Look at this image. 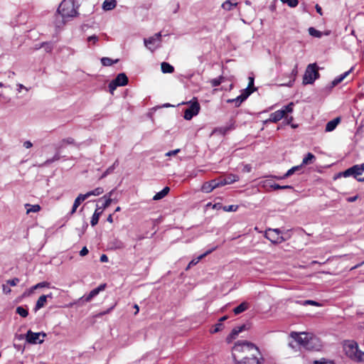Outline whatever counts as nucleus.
I'll return each mask as SVG.
<instances>
[{"instance_id": "6ab92c4d", "label": "nucleus", "mask_w": 364, "mask_h": 364, "mask_svg": "<svg viewBox=\"0 0 364 364\" xmlns=\"http://www.w3.org/2000/svg\"><path fill=\"white\" fill-rule=\"evenodd\" d=\"M116 0H105V1L102 4V9L105 11H111L116 7Z\"/></svg>"}, {"instance_id": "a878e982", "label": "nucleus", "mask_w": 364, "mask_h": 364, "mask_svg": "<svg viewBox=\"0 0 364 364\" xmlns=\"http://www.w3.org/2000/svg\"><path fill=\"white\" fill-rule=\"evenodd\" d=\"M315 159H316V157L313 154L308 153L306 154V156L303 159L302 163L301 165H302V166H303L304 165L311 164L314 163V161L315 160Z\"/></svg>"}, {"instance_id": "f03ea898", "label": "nucleus", "mask_w": 364, "mask_h": 364, "mask_svg": "<svg viewBox=\"0 0 364 364\" xmlns=\"http://www.w3.org/2000/svg\"><path fill=\"white\" fill-rule=\"evenodd\" d=\"M57 12L63 18H71L78 14L74 0H63L59 5Z\"/></svg>"}, {"instance_id": "4be33fe9", "label": "nucleus", "mask_w": 364, "mask_h": 364, "mask_svg": "<svg viewBox=\"0 0 364 364\" xmlns=\"http://www.w3.org/2000/svg\"><path fill=\"white\" fill-rule=\"evenodd\" d=\"M237 2H232V0H226L222 4L221 7L225 11H231L237 6Z\"/></svg>"}, {"instance_id": "5701e85b", "label": "nucleus", "mask_w": 364, "mask_h": 364, "mask_svg": "<svg viewBox=\"0 0 364 364\" xmlns=\"http://www.w3.org/2000/svg\"><path fill=\"white\" fill-rule=\"evenodd\" d=\"M352 69L353 68H351L350 70L345 72L344 73H343L341 75H339L337 77H336L332 81V86H336L338 84L341 83L349 75V73L351 72Z\"/></svg>"}, {"instance_id": "79ce46f5", "label": "nucleus", "mask_w": 364, "mask_h": 364, "mask_svg": "<svg viewBox=\"0 0 364 364\" xmlns=\"http://www.w3.org/2000/svg\"><path fill=\"white\" fill-rule=\"evenodd\" d=\"M223 327H224L223 324L222 323H220V322H218V323H216V324L215 325V326L213 327V328H212V329L210 330V333H218V332H219V331H222V330H223Z\"/></svg>"}, {"instance_id": "9d476101", "label": "nucleus", "mask_w": 364, "mask_h": 364, "mask_svg": "<svg viewBox=\"0 0 364 364\" xmlns=\"http://www.w3.org/2000/svg\"><path fill=\"white\" fill-rule=\"evenodd\" d=\"M200 109V106L197 101L192 102L190 107L184 112V119L191 120L194 116H196L199 113Z\"/></svg>"}, {"instance_id": "473e14b6", "label": "nucleus", "mask_w": 364, "mask_h": 364, "mask_svg": "<svg viewBox=\"0 0 364 364\" xmlns=\"http://www.w3.org/2000/svg\"><path fill=\"white\" fill-rule=\"evenodd\" d=\"M351 359L357 362H364V352L358 348L356 353H355V356L353 355Z\"/></svg>"}, {"instance_id": "c9c22d12", "label": "nucleus", "mask_w": 364, "mask_h": 364, "mask_svg": "<svg viewBox=\"0 0 364 364\" xmlns=\"http://www.w3.org/2000/svg\"><path fill=\"white\" fill-rule=\"evenodd\" d=\"M112 202V199L110 198H107L105 203L102 205V206H99L98 205H96V209H100V211L101 210V213L102 214L103 213V211L105 209H106L107 208H108L111 203Z\"/></svg>"}, {"instance_id": "1a4fd4ad", "label": "nucleus", "mask_w": 364, "mask_h": 364, "mask_svg": "<svg viewBox=\"0 0 364 364\" xmlns=\"http://www.w3.org/2000/svg\"><path fill=\"white\" fill-rule=\"evenodd\" d=\"M265 237L273 243H281L285 240L279 229L267 230L265 232Z\"/></svg>"}, {"instance_id": "bf43d9fd", "label": "nucleus", "mask_w": 364, "mask_h": 364, "mask_svg": "<svg viewBox=\"0 0 364 364\" xmlns=\"http://www.w3.org/2000/svg\"><path fill=\"white\" fill-rule=\"evenodd\" d=\"M307 304H311V305H314V306H320V304L317 302V301H313V300H306L304 301V305H307Z\"/></svg>"}, {"instance_id": "49530a36", "label": "nucleus", "mask_w": 364, "mask_h": 364, "mask_svg": "<svg viewBox=\"0 0 364 364\" xmlns=\"http://www.w3.org/2000/svg\"><path fill=\"white\" fill-rule=\"evenodd\" d=\"M119 164V162L118 161H115L114 163L111 166H109L108 168H107V170L105 171V172L109 175L110 173H112L114 168H116V166H117Z\"/></svg>"}, {"instance_id": "8fccbe9b", "label": "nucleus", "mask_w": 364, "mask_h": 364, "mask_svg": "<svg viewBox=\"0 0 364 364\" xmlns=\"http://www.w3.org/2000/svg\"><path fill=\"white\" fill-rule=\"evenodd\" d=\"M237 205H230L228 206H224L223 210L228 212L236 211L237 210Z\"/></svg>"}, {"instance_id": "37998d69", "label": "nucleus", "mask_w": 364, "mask_h": 364, "mask_svg": "<svg viewBox=\"0 0 364 364\" xmlns=\"http://www.w3.org/2000/svg\"><path fill=\"white\" fill-rule=\"evenodd\" d=\"M223 79H224V77L223 76H220L218 78H214V79L211 80L210 83L213 87H217V86H219L222 83Z\"/></svg>"}, {"instance_id": "e433bc0d", "label": "nucleus", "mask_w": 364, "mask_h": 364, "mask_svg": "<svg viewBox=\"0 0 364 364\" xmlns=\"http://www.w3.org/2000/svg\"><path fill=\"white\" fill-rule=\"evenodd\" d=\"M118 62V59L113 60L109 58L104 57L101 58V63L104 66H110L114 63H116Z\"/></svg>"}, {"instance_id": "2f4dec72", "label": "nucleus", "mask_w": 364, "mask_h": 364, "mask_svg": "<svg viewBox=\"0 0 364 364\" xmlns=\"http://www.w3.org/2000/svg\"><path fill=\"white\" fill-rule=\"evenodd\" d=\"M242 359L244 360L242 363L245 364H261L260 361L254 355L251 358L245 357Z\"/></svg>"}, {"instance_id": "a211bd4d", "label": "nucleus", "mask_w": 364, "mask_h": 364, "mask_svg": "<svg viewBox=\"0 0 364 364\" xmlns=\"http://www.w3.org/2000/svg\"><path fill=\"white\" fill-rule=\"evenodd\" d=\"M217 248V247H214L208 250H207L205 253L200 255V256H198L197 258L196 259H192L190 262H189V266H194L196 265V264H198L199 262V261L200 259H202L203 258H204L205 256H207L208 255L210 254L212 252H213L215 249Z\"/></svg>"}, {"instance_id": "3c124183", "label": "nucleus", "mask_w": 364, "mask_h": 364, "mask_svg": "<svg viewBox=\"0 0 364 364\" xmlns=\"http://www.w3.org/2000/svg\"><path fill=\"white\" fill-rule=\"evenodd\" d=\"M119 86L117 85V83L113 80L109 84V89L112 94H113L114 90L116 89V87Z\"/></svg>"}, {"instance_id": "6e6552de", "label": "nucleus", "mask_w": 364, "mask_h": 364, "mask_svg": "<svg viewBox=\"0 0 364 364\" xmlns=\"http://www.w3.org/2000/svg\"><path fill=\"white\" fill-rule=\"evenodd\" d=\"M25 336L28 343L36 344L42 343L44 341V338L46 336V334L43 332L33 333L29 330Z\"/></svg>"}, {"instance_id": "f8f14e48", "label": "nucleus", "mask_w": 364, "mask_h": 364, "mask_svg": "<svg viewBox=\"0 0 364 364\" xmlns=\"http://www.w3.org/2000/svg\"><path fill=\"white\" fill-rule=\"evenodd\" d=\"M223 186L220 179L211 180L208 182H205L201 188V190L204 193H210L213 189Z\"/></svg>"}, {"instance_id": "864d4df0", "label": "nucleus", "mask_w": 364, "mask_h": 364, "mask_svg": "<svg viewBox=\"0 0 364 364\" xmlns=\"http://www.w3.org/2000/svg\"><path fill=\"white\" fill-rule=\"evenodd\" d=\"M19 282V279L18 278H14L12 279L8 280L7 283L12 287H14L17 285V284Z\"/></svg>"}, {"instance_id": "20e7f679", "label": "nucleus", "mask_w": 364, "mask_h": 364, "mask_svg": "<svg viewBox=\"0 0 364 364\" xmlns=\"http://www.w3.org/2000/svg\"><path fill=\"white\" fill-rule=\"evenodd\" d=\"M343 177L353 176L358 181L364 182V163L355 165L339 173Z\"/></svg>"}, {"instance_id": "aec40b11", "label": "nucleus", "mask_w": 364, "mask_h": 364, "mask_svg": "<svg viewBox=\"0 0 364 364\" xmlns=\"http://www.w3.org/2000/svg\"><path fill=\"white\" fill-rule=\"evenodd\" d=\"M46 296H45V295L41 296L37 300L36 306L34 307L35 312L43 308L46 305Z\"/></svg>"}, {"instance_id": "a19ab883", "label": "nucleus", "mask_w": 364, "mask_h": 364, "mask_svg": "<svg viewBox=\"0 0 364 364\" xmlns=\"http://www.w3.org/2000/svg\"><path fill=\"white\" fill-rule=\"evenodd\" d=\"M16 311L18 315L23 318L26 317L28 314V310L24 309L23 306H18Z\"/></svg>"}, {"instance_id": "6e6d98bb", "label": "nucleus", "mask_w": 364, "mask_h": 364, "mask_svg": "<svg viewBox=\"0 0 364 364\" xmlns=\"http://www.w3.org/2000/svg\"><path fill=\"white\" fill-rule=\"evenodd\" d=\"M180 152V149H177L175 150L169 151L166 154V156H172L176 155L178 153Z\"/></svg>"}, {"instance_id": "4d7b16f0", "label": "nucleus", "mask_w": 364, "mask_h": 364, "mask_svg": "<svg viewBox=\"0 0 364 364\" xmlns=\"http://www.w3.org/2000/svg\"><path fill=\"white\" fill-rule=\"evenodd\" d=\"M93 298L92 297V296L88 294L87 295H84L83 296H82L80 298V300L83 301H85V302H89Z\"/></svg>"}, {"instance_id": "7ed1b4c3", "label": "nucleus", "mask_w": 364, "mask_h": 364, "mask_svg": "<svg viewBox=\"0 0 364 364\" xmlns=\"http://www.w3.org/2000/svg\"><path fill=\"white\" fill-rule=\"evenodd\" d=\"M318 67L316 63H311L307 65L304 77L303 84H313L319 77Z\"/></svg>"}, {"instance_id": "ddd939ff", "label": "nucleus", "mask_w": 364, "mask_h": 364, "mask_svg": "<svg viewBox=\"0 0 364 364\" xmlns=\"http://www.w3.org/2000/svg\"><path fill=\"white\" fill-rule=\"evenodd\" d=\"M252 91L253 90H248V89H245L244 92H242L240 95L235 99L228 100L227 102L228 103H235V107H239L242 102L248 97Z\"/></svg>"}, {"instance_id": "a18cd8bd", "label": "nucleus", "mask_w": 364, "mask_h": 364, "mask_svg": "<svg viewBox=\"0 0 364 364\" xmlns=\"http://www.w3.org/2000/svg\"><path fill=\"white\" fill-rule=\"evenodd\" d=\"M281 1L284 4H287L291 8L296 7L299 4L298 0H281Z\"/></svg>"}, {"instance_id": "dca6fc26", "label": "nucleus", "mask_w": 364, "mask_h": 364, "mask_svg": "<svg viewBox=\"0 0 364 364\" xmlns=\"http://www.w3.org/2000/svg\"><path fill=\"white\" fill-rule=\"evenodd\" d=\"M341 117H338L329 121L326 125L325 131L326 132L333 131L336 128L338 124L341 122Z\"/></svg>"}, {"instance_id": "393cba45", "label": "nucleus", "mask_w": 364, "mask_h": 364, "mask_svg": "<svg viewBox=\"0 0 364 364\" xmlns=\"http://www.w3.org/2000/svg\"><path fill=\"white\" fill-rule=\"evenodd\" d=\"M161 68L164 73H172L174 71V68L166 62H163L161 64Z\"/></svg>"}, {"instance_id": "0eeeda50", "label": "nucleus", "mask_w": 364, "mask_h": 364, "mask_svg": "<svg viewBox=\"0 0 364 364\" xmlns=\"http://www.w3.org/2000/svg\"><path fill=\"white\" fill-rule=\"evenodd\" d=\"M144 46L150 51L154 52L161 46V33L159 32L148 38L144 39Z\"/></svg>"}, {"instance_id": "603ef678", "label": "nucleus", "mask_w": 364, "mask_h": 364, "mask_svg": "<svg viewBox=\"0 0 364 364\" xmlns=\"http://www.w3.org/2000/svg\"><path fill=\"white\" fill-rule=\"evenodd\" d=\"M114 245L116 249H122L124 247V244L120 240L115 241Z\"/></svg>"}, {"instance_id": "13d9d810", "label": "nucleus", "mask_w": 364, "mask_h": 364, "mask_svg": "<svg viewBox=\"0 0 364 364\" xmlns=\"http://www.w3.org/2000/svg\"><path fill=\"white\" fill-rule=\"evenodd\" d=\"M89 198L88 193H86L85 194H80L77 198L79 199V200L82 203L85 200Z\"/></svg>"}, {"instance_id": "cd10ccee", "label": "nucleus", "mask_w": 364, "mask_h": 364, "mask_svg": "<svg viewBox=\"0 0 364 364\" xmlns=\"http://www.w3.org/2000/svg\"><path fill=\"white\" fill-rule=\"evenodd\" d=\"M100 212H101V210L100 211V209H95V211L94 214L92 215L91 220H90V224L92 227L95 226L98 223L99 218H100V215H102V213Z\"/></svg>"}, {"instance_id": "423d86ee", "label": "nucleus", "mask_w": 364, "mask_h": 364, "mask_svg": "<svg viewBox=\"0 0 364 364\" xmlns=\"http://www.w3.org/2000/svg\"><path fill=\"white\" fill-rule=\"evenodd\" d=\"M253 349L257 351L258 350L257 347L252 343L247 341H238L232 348V357L235 360H237V358L239 357L237 355V353L251 350Z\"/></svg>"}, {"instance_id": "c85d7f7f", "label": "nucleus", "mask_w": 364, "mask_h": 364, "mask_svg": "<svg viewBox=\"0 0 364 364\" xmlns=\"http://www.w3.org/2000/svg\"><path fill=\"white\" fill-rule=\"evenodd\" d=\"M248 306L249 305L247 302H242L234 309L233 312L235 314H240L247 310Z\"/></svg>"}, {"instance_id": "de8ad7c7", "label": "nucleus", "mask_w": 364, "mask_h": 364, "mask_svg": "<svg viewBox=\"0 0 364 364\" xmlns=\"http://www.w3.org/2000/svg\"><path fill=\"white\" fill-rule=\"evenodd\" d=\"M74 143H75L74 139H73L71 137H68V138H66V139H64L62 140L60 146H63L64 144H73Z\"/></svg>"}, {"instance_id": "0e129e2a", "label": "nucleus", "mask_w": 364, "mask_h": 364, "mask_svg": "<svg viewBox=\"0 0 364 364\" xmlns=\"http://www.w3.org/2000/svg\"><path fill=\"white\" fill-rule=\"evenodd\" d=\"M2 289L4 294H7L11 292V289L5 284H3Z\"/></svg>"}, {"instance_id": "58836bf2", "label": "nucleus", "mask_w": 364, "mask_h": 364, "mask_svg": "<svg viewBox=\"0 0 364 364\" xmlns=\"http://www.w3.org/2000/svg\"><path fill=\"white\" fill-rule=\"evenodd\" d=\"M308 31H309V33L311 36H314V37H316V38H321L322 36V33L321 31L316 30L314 27H310L308 29Z\"/></svg>"}, {"instance_id": "bb28decb", "label": "nucleus", "mask_w": 364, "mask_h": 364, "mask_svg": "<svg viewBox=\"0 0 364 364\" xmlns=\"http://www.w3.org/2000/svg\"><path fill=\"white\" fill-rule=\"evenodd\" d=\"M67 18H63L61 15L58 13L55 16L54 25L56 28L62 27L65 23Z\"/></svg>"}, {"instance_id": "f3484780", "label": "nucleus", "mask_w": 364, "mask_h": 364, "mask_svg": "<svg viewBox=\"0 0 364 364\" xmlns=\"http://www.w3.org/2000/svg\"><path fill=\"white\" fill-rule=\"evenodd\" d=\"M114 81L119 86H124L128 83V77L124 73H119L117 75Z\"/></svg>"}, {"instance_id": "c03bdc74", "label": "nucleus", "mask_w": 364, "mask_h": 364, "mask_svg": "<svg viewBox=\"0 0 364 364\" xmlns=\"http://www.w3.org/2000/svg\"><path fill=\"white\" fill-rule=\"evenodd\" d=\"M99 41V37L96 35L89 36L87 38L88 46L90 47V44L95 45Z\"/></svg>"}, {"instance_id": "f257e3e1", "label": "nucleus", "mask_w": 364, "mask_h": 364, "mask_svg": "<svg viewBox=\"0 0 364 364\" xmlns=\"http://www.w3.org/2000/svg\"><path fill=\"white\" fill-rule=\"evenodd\" d=\"M291 337L300 346L308 350H318L321 345L318 340L311 333L291 332Z\"/></svg>"}, {"instance_id": "774afa93", "label": "nucleus", "mask_w": 364, "mask_h": 364, "mask_svg": "<svg viewBox=\"0 0 364 364\" xmlns=\"http://www.w3.org/2000/svg\"><path fill=\"white\" fill-rule=\"evenodd\" d=\"M100 261L102 262H107L108 261V257L106 255H102L100 257Z\"/></svg>"}, {"instance_id": "09e8293b", "label": "nucleus", "mask_w": 364, "mask_h": 364, "mask_svg": "<svg viewBox=\"0 0 364 364\" xmlns=\"http://www.w3.org/2000/svg\"><path fill=\"white\" fill-rule=\"evenodd\" d=\"M60 154H59L58 153H56L52 159H48V160L45 162V164H50V163H53V162H54V161H55L59 160V159H60Z\"/></svg>"}, {"instance_id": "412c9836", "label": "nucleus", "mask_w": 364, "mask_h": 364, "mask_svg": "<svg viewBox=\"0 0 364 364\" xmlns=\"http://www.w3.org/2000/svg\"><path fill=\"white\" fill-rule=\"evenodd\" d=\"M25 208H26V214H29L31 213H38L41 210V208L39 205H31L29 203L25 204Z\"/></svg>"}, {"instance_id": "7c9ffc66", "label": "nucleus", "mask_w": 364, "mask_h": 364, "mask_svg": "<svg viewBox=\"0 0 364 364\" xmlns=\"http://www.w3.org/2000/svg\"><path fill=\"white\" fill-rule=\"evenodd\" d=\"M266 183H267L268 186H269V187H271L274 190L293 189V187L291 186H289V185L280 186L277 183H271L268 182L267 181H266Z\"/></svg>"}, {"instance_id": "338daca9", "label": "nucleus", "mask_w": 364, "mask_h": 364, "mask_svg": "<svg viewBox=\"0 0 364 364\" xmlns=\"http://www.w3.org/2000/svg\"><path fill=\"white\" fill-rule=\"evenodd\" d=\"M285 119V120L287 121V124H290L291 122H292L293 120V117L291 116V117H288L287 114H286L285 117H284Z\"/></svg>"}, {"instance_id": "f704fd0d", "label": "nucleus", "mask_w": 364, "mask_h": 364, "mask_svg": "<svg viewBox=\"0 0 364 364\" xmlns=\"http://www.w3.org/2000/svg\"><path fill=\"white\" fill-rule=\"evenodd\" d=\"M302 168V165L296 166L287 171V172L283 175V178H288L292 174H294L295 172L299 171Z\"/></svg>"}, {"instance_id": "e2e57ef3", "label": "nucleus", "mask_w": 364, "mask_h": 364, "mask_svg": "<svg viewBox=\"0 0 364 364\" xmlns=\"http://www.w3.org/2000/svg\"><path fill=\"white\" fill-rule=\"evenodd\" d=\"M314 364H334V363L332 361H328V360H321V361L316 360L314 362Z\"/></svg>"}, {"instance_id": "4468645a", "label": "nucleus", "mask_w": 364, "mask_h": 364, "mask_svg": "<svg viewBox=\"0 0 364 364\" xmlns=\"http://www.w3.org/2000/svg\"><path fill=\"white\" fill-rule=\"evenodd\" d=\"M297 67H298V65H297V64H296L294 65V68L292 69L291 72L290 73V74L288 75V77H289V81L282 83L280 85L281 86H285V87H289L293 86L294 82L296 80V77L298 74Z\"/></svg>"}, {"instance_id": "4c0bfd02", "label": "nucleus", "mask_w": 364, "mask_h": 364, "mask_svg": "<svg viewBox=\"0 0 364 364\" xmlns=\"http://www.w3.org/2000/svg\"><path fill=\"white\" fill-rule=\"evenodd\" d=\"M103 193H104V189L102 187H97L95 189L87 192L89 197H90L92 196H97L101 195Z\"/></svg>"}, {"instance_id": "2eb2a0df", "label": "nucleus", "mask_w": 364, "mask_h": 364, "mask_svg": "<svg viewBox=\"0 0 364 364\" xmlns=\"http://www.w3.org/2000/svg\"><path fill=\"white\" fill-rule=\"evenodd\" d=\"M219 179L222 183V186H225L237 181L239 180V177L235 174H229L226 176L225 178H220Z\"/></svg>"}, {"instance_id": "69168bd1", "label": "nucleus", "mask_w": 364, "mask_h": 364, "mask_svg": "<svg viewBox=\"0 0 364 364\" xmlns=\"http://www.w3.org/2000/svg\"><path fill=\"white\" fill-rule=\"evenodd\" d=\"M32 146H33V144L30 141H26L23 143V146L26 149H29V148L32 147Z\"/></svg>"}, {"instance_id": "5fc2aeb1", "label": "nucleus", "mask_w": 364, "mask_h": 364, "mask_svg": "<svg viewBox=\"0 0 364 364\" xmlns=\"http://www.w3.org/2000/svg\"><path fill=\"white\" fill-rule=\"evenodd\" d=\"M49 286H50V283H48L47 282H40V283H38L36 284V287H38V289L43 288V287H49Z\"/></svg>"}, {"instance_id": "680f3d73", "label": "nucleus", "mask_w": 364, "mask_h": 364, "mask_svg": "<svg viewBox=\"0 0 364 364\" xmlns=\"http://www.w3.org/2000/svg\"><path fill=\"white\" fill-rule=\"evenodd\" d=\"M88 250L86 247H82V249L80 252V255L83 257L88 254Z\"/></svg>"}, {"instance_id": "39448f33", "label": "nucleus", "mask_w": 364, "mask_h": 364, "mask_svg": "<svg viewBox=\"0 0 364 364\" xmlns=\"http://www.w3.org/2000/svg\"><path fill=\"white\" fill-rule=\"evenodd\" d=\"M293 102H290L289 105L284 106L281 109L272 113L268 121L274 123L279 122L282 118L285 117L286 114L293 112Z\"/></svg>"}, {"instance_id": "c756f323", "label": "nucleus", "mask_w": 364, "mask_h": 364, "mask_svg": "<svg viewBox=\"0 0 364 364\" xmlns=\"http://www.w3.org/2000/svg\"><path fill=\"white\" fill-rule=\"evenodd\" d=\"M246 328L245 325H242L240 326L235 327L232 329L231 333L230 334V338H235L240 333L242 332Z\"/></svg>"}, {"instance_id": "72a5a7b5", "label": "nucleus", "mask_w": 364, "mask_h": 364, "mask_svg": "<svg viewBox=\"0 0 364 364\" xmlns=\"http://www.w3.org/2000/svg\"><path fill=\"white\" fill-rule=\"evenodd\" d=\"M106 287V284H102L98 287L92 289L89 294L92 298L96 296L100 291H104Z\"/></svg>"}, {"instance_id": "b1692460", "label": "nucleus", "mask_w": 364, "mask_h": 364, "mask_svg": "<svg viewBox=\"0 0 364 364\" xmlns=\"http://www.w3.org/2000/svg\"><path fill=\"white\" fill-rule=\"evenodd\" d=\"M169 191H170V188L168 186H166L165 188H163L162 191L157 193L153 197V200H161V199L164 198L168 193Z\"/></svg>"}, {"instance_id": "9b49d317", "label": "nucleus", "mask_w": 364, "mask_h": 364, "mask_svg": "<svg viewBox=\"0 0 364 364\" xmlns=\"http://www.w3.org/2000/svg\"><path fill=\"white\" fill-rule=\"evenodd\" d=\"M343 348L346 355L351 358L353 355L355 356L358 346L355 341H347L344 343Z\"/></svg>"}, {"instance_id": "052dcab7", "label": "nucleus", "mask_w": 364, "mask_h": 364, "mask_svg": "<svg viewBox=\"0 0 364 364\" xmlns=\"http://www.w3.org/2000/svg\"><path fill=\"white\" fill-rule=\"evenodd\" d=\"M16 86H17V91L18 92H21L22 90H26V91L28 90V89L26 87H25L23 85H22L21 83H18L16 85Z\"/></svg>"}, {"instance_id": "ea45409f", "label": "nucleus", "mask_w": 364, "mask_h": 364, "mask_svg": "<svg viewBox=\"0 0 364 364\" xmlns=\"http://www.w3.org/2000/svg\"><path fill=\"white\" fill-rule=\"evenodd\" d=\"M53 46L52 42H44L41 44V48H43L47 53H50L53 49Z\"/></svg>"}]
</instances>
